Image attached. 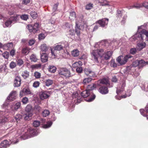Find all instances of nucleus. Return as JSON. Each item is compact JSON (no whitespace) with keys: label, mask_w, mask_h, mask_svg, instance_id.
I'll return each mask as SVG.
<instances>
[{"label":"nucleus","mask_w":148,"mask_h":148,"mask_svg":"<svg viewBox=\"0 0 148 148\" xmlns=\"http://www.w3.org/2000/svg\"><path fill=\"white\" fill-rule=\"evenodd\" d=\"M101 45V43H96L95 46L96 49L91 51L92 59L97 63H99V60L101 58H103L106 60H108L111 57L112 53V51H109L105 52L104 49H99L100 46Z\"/></svg>","instance_id":"1"},{"label":"nucleus","mask_w":148,"mask_h":148,"mask_svg":"<svg viewBox=\"0 0 148 148\" xmlns=\"http://www.w3.org/2000/svg\"><path fill=\"white\" fill-rule=\"evenodd\" d=\"M27 132L25 133L21 138V139L25 140L31 137H33L37 134L36 130L32 128H28Z\"/></svg>","instance_id":"2"},{"label":"nucleus","mask_w":148,"mask_h":148,"mask_svg":"<svg viewBox=\"0 0 148 148\" xmlns=\"http://www.w3.org/2000/svg\"><path fill=\"white\" fill-rule=\"evenodd\" d=\"M132 57V56L130 54L126 55L124 56H120L116 58V60L120 65H122L125 64Z\"/></svg>","instance_id":"3"},{"label":"nucleus","mask_w":148,"mask_h":148,"mask_svg":"<svg viewBox=\"0 0 148 148\" xmlns=\"http://www.w3.org/2000/svg\"><path fill=\"white\" fill-rule=\"evenodd\" d=\"M58 73L60 75L62 76V77L66 78L70 77L71 76L70 71L65 68H62L60 69L58 71Z\"/></svg>","instance_id":"4"},{"label":"nucleus","mask_w":148,"mask_h":148,"mask_svg":"<svg viewBox=\"0 0 148 148\" xmlns=\"http://www.w3.org/2000/svg\"><path fill=\"white\" fill-rule=\"evenodd\" d=\"M68 45L67 42L62 41L59 42L54 45L53 47L59 52L60 51L63 49L64 47H66Z\"/></svg>","instance_id":"5"},{"label":"nucleus","mask_w":148,"mask_h":148,"mask_svg":"<svg viewBox=\"0 0 148 148\" xmlns=\"http://www.w3.org/2000/svg\"><path fill=\"white\" fill-rule=\"evenodd\" d=\"M39 24L38 23H35L33 25H32L28 26V29L30 32L35 33L38 30Z\"/></svg>","instance_id":"6"},{"label":"nucleus","mask_w":148,"mask_h":148,"mask_svg":"<svg viewBox=\"0 0 148 148\" xmlns=\"http://www.w3.org/2000/svg\"><path fill=\"white\" fill-rule=\"evenodd\" d=\"M143 34L141 33V31H140L138 30L136 34L132 37L130 38V40L132 41L133 40H133L134 41L136 39H138V38H140L141 40H143Z\"/></svg>","instance_id":"7"},{"label":"nucleus","mask_w":148,"mask_h":148,"mask_svg":"<svg viewBox=\"0 0 148 148\" xmlns=\"http://www.w3.org/2000/svg\"><path fill=\"white\" fill-rule=\"evenodd\" d=\"M108 21V18H103L97 21L98 23L102 27H105L107 25Z\"/></svg>","instance_id":"8"},{"label":"nucleus","mask_w":148,"mask_h":148,"mask_svg":"<svg viewBox=\"0 0 148 148\" xmlns=\"http://www.w3.org/2000/svg\"><path fill=\"white\" fill-rule=\"evenodd\" d=\"M31 94V92L29 88L27 87L23 88V89L20 92V95L22 97L23 95H30Z\"/></svg>","instance_id":"9"},{"label":"nucleus","mask_w":148,"mask_h":148,"mask_svg":"<svg viewBox=\"0 0 148 148\" xmlns=\"http://www.w3.org/2000/svg\"><path fill=\"white\" fill-rule=\"evenodd\" d=\"M16 91H12L7 97V99L10 101H13L16 99Z\"/></svg>","instance_id":"10"},{"label":"nucleus","mask_w":148,"mask_h":148,"mask_svg":"<svg viewBox=\"0 0 148 148\" xmlns=\"http://www.w3.org/2000/svg\"><path fill=\"white\" fill-rule=\"evenodd\" d=\"M49 93L46 91L41 92L40 93V97L42 100H44L48 98L49 97Z\"/></svg>","instance_id":"11"},{"label":"nucleus","mask_w":148,"mask_h":148,"mask_svg":"<svg viewBox=\"0 0 148 148\" xmlns=\"http://www.w3.org/2000/svg\"><path fill=\"white\" fill-rule=\"evenodd\" d=\"M21 78L19 76L16 77L14 81V87H19L21 84Z\"/></svg>","instance_id":"12"},{"label":"nucleus","mask_w":148,"mask_h":148,"mask_svg":"<svg viewBox=\"0 0 148 148\" xmlns=\"http://www.w3.org/2000/svg\"><path fill=\"white\" fill-rule=\"evenodd\" d=\"M4 113L0 111V125H2L7 120V119L6 117L3 116Z\"/></svg>","instance_id":"13"},{"label":"nucleus","mask_w":148,"mask_h":148,"mask_svg":"<svg viewBox=\"0 0 148 148\" xmlns=\"http://www.w3.org/2000/svg\"><path fill=\"white\" fill-rule=\"evenodd\" d=\"M99 91L103 95L106 94L108 93V88L104 86L100 87L99 89Z\"/></svg>","instance_id":"14"},{"label":"nucleus","mask_w":148,"mask_h":148,"mask_svg":"<svg viewBox=\"0 0 148 148\" xmlns=\"http://www.w3.org/2000/svg\"><path fill=\"white\" fill-rule=\"evenodd\" d=\"M131 92L130 90H129L126 92L125 95H122L121 97L116 96H115V98L116 99L120 100L121 98H125L127 97H129L131 95Z\"/></svg>","instance_id":"15"},{"label":"nucleus","mask_w":148,"mask_h":148,"mask_svg":"<svg viewBox=\"0 0 148 148\" xmlns=\"http://www.w3.org/2000/svg\"><path fill=\"white\" fill-rule=\"evenodd\" d=\"M48 56L45 53H43L41 54V60L43 62H45L48 61Z\"/></svg>","instance_id":"16"},{"label":"nucleus","mask_w":148,"mask_h":148,"mask_svg":"<svg viewBox=\"0 0 148 148\" xmlns=\"http://www.w3.org/2000/svg\"><path fill=\"white\" fill-rule=\"evenodd\" d=\"M50 50L52 56L54 58L57 57L58 54L59 53V52L58 51H57L56 50H55L54 48L53 47L52 48V47H50Z\"/></svg>","instance_id":"17"},{"label":"nucleus","mask_w":148,"mask_h":148,"mask_svg":"<svg viewBox=\"0 0 148 148\" xmlns=\"http://www.w3.org/2000/svg\"><path fill=\"white\" fill-rule=\"evenodd\" d=\"M19 16V15H14L13 16H11L9 19L12 23H13L17 21L18 20Z\"/></svg>","instance_id":"18"},{"label":"nucleus","mask_w":148,"mask_h":148,"mask_svg":"<svg viewBox=\"0 0 148 148\" xmlns=\"http://www.w3.org/2000/svg\"><path fill=\"white\" fill-rule=\"evenodd\" d=\"M109 81L108 79L103 78L102 79L99 80L97 82V84L100 85V84H108L109 83Z\"/></svg>","instance_id":"19"},{"label":"nucleus","mask_w":148,"mask_h":148,"mask_svg":"<svg viewBox=\"0 0 148 148\" xmlns=\"http://www.w3.org/2000/svg\"><path fill=\"white\" fill-rule=\"evenodd\" d=\"M140 111L141 115L144 116H146L147 115V114H148V104L145 107V110L143 109H141Z\"/></svg>","instance_id":"20"},{"label":"nucleus","mask_w":148,"mask_h":148,"mask_svg":"<svg viewBox=\"0 0 148 148\" xmlns=\"http://www.w3.org/2000/svg\"><path fill=\"white\" fill-rule=\"evenodd\" d=\"M148 27V23H145L143 25L138 26V31H143L144 30H146Z\"/></svg>","instance_id":"21"},{"label":"nucleus","mask_w":148,"mask_h":148,"mask_svg":"<svg viewBox=\"0 0 148 148\" xmlns=\"http://www.w3.org/2000/svg\"><path fill=\"white\" fill-rule=\"evenodd\" d=\"M10 143L7 140L3 141L0 143V145L3 148L9 146Z\"/></svg>","instance_id":"22"},{"label":"nucleus","mask_w":148,"mask_h":148,"mask_svg":"<svg viewBox=\"0 0 148 148\" xmlns=\"http://www.w3.org/2000/svg\"><path fill=\"white\" fill-rule=\"evenodd\" d=\"M138 67L139 68H141L148 64V62H145L143 60H138Z\"/></svg>","instance_id":"23"},{"label":"nucleus","mask_w":148,"mask_h":148,"mask_svg":"<svg viewBox=\"0 0 148 148\" xmlns=\"http://www.w3.org/2000/svg\"><path fill=\"white\" fill-rule=\"evenodd\" d=\"M138 60H136L132 64V66H128L127 67V70H131L132 69H134V67H135L137 66H138Z\"/></svg>","instance_id":"24"},{"label":"nucleus","mask_w":148,"mask_h":148,"mask_svg":"<svg viewBox=\"0 0 148 148\" xmlns=\"http://www.w3.org/2000/svg\"><path fill=\"white\" fill-rule=\"evenodd\" d=\"M80 26L79 25L77 20L76 21V26L75 29V32L76 33L78 36H79L80 35Z\"/></svg>","instance_id":"25"},{"label":"nucleus","mask_w":148,"mask_h":148,"mask_svg":"<svg viewBox=\"0 0 148 148\" xmlns=\"http://www.w3.org/2000/svg\"><path fill=\"white\" fill-rule=\"evenodd\" d=\"M20 103L19 102H18L15 104L12 105L11 107V108L13 110H16L20 108Z\"/></svg>","instance_id":"26"},{"label":"nucleus","mask_w":148,"mask_h":148,"mask_svg":"<svg viewBox=\"0 0 148 148\" xmlns=\"http://www.w3.org/2000/svg\"><path fill=\"white\" fill-rule=\"evenodd\" d=\"M90 92L87 89L86 90L84 91L81 92L82 96L84 98L87 97L90 95Z\"/></svg>","instance_id":"27"},{"label":"nucleus","mask_w":148,"mask_h":148,"mask_svg":"<svg viewBox=\"0 0 148 148\" xmlns=\"http://www.w3.org/2000/svg\"><path fill=\"white\" fill-rule=\"evenodd\" d=\"M96 88V85L95 84H91L88 85L87 87V89L90 93H92V90Z\"/></svg>","instance_id":"28"},{"label":"nucleus","mask_w":148,"mask_h":148,"mask_svg":"<svg viewBox=\"0 0 148 148\" xmlns=\"http://www.w3.org/2000/svg\"><path fill=\"white\" fill-rule=\"evenodd\" d=\"M79 51L77 49H74L71 51V54L74 57H77L79 55Z\"/></svg>","instance_id":"29"},{"label":"nucleus","mask_w":148,"mask_h":148,"mask_svg":"<svg viewBox=\"0 0 148 148\" xmlns=\"http://www.w3.org/2000/svg\"><path fill=\"white\" fill-rule=\"evenodd\" d=\"M24 119L25 120H29L31 119V117L32 116L33 114L32 112L27 113L25 114Z\"/></svg>","instance_id":"30"},{"label":"nucleus","mask_w":148,"mask_h":148,"mask_svg":"<svg viewBox=\"0 0 148 148\" xmlns=\"http://www.w3.org/2000/svg\"><path fill=\"white\" fill-rule=\"evenodd\" d=\"M125 86V82H123L122 85L121 89H117L116 91V93L117 94H119L121 93V92L123 91L124 89V88Z\"/></svg>","instance_id":"31"},{"label":"nucleus","mask_w":148,"mask_h":148,"mask_svg":"<svg viewBox=\"0 0 148 148\" xmlns=\"http://www.w3.org/2000/svg\"><path fill=\"white\" fill-rule=\"evenodd\" d=\"M48 47L45 44L42 45L40 47L41 50L42 51L46 52L48 50Z\"/></svg>","instance_id":"32"},{"label":"nucleus","mask_w":148,"mask_h":148,"mask_svg":"<svg viewBox=\"0 0 148 148\" xmlns=\"http://www.w3.org/2000/svg\"><path fill=\"white\" fill-rule=\"evenodd\" d=\"M12 23L11 21L9 19L5 21L3 26L4 27H10L11 26V24Z\"/></svg>","instance_id":"33"},{"label":"nucleus","mask_w":148,"mask_h":148,"mask_svg":"<svg viewBox=\"0 0 148 148\" xmlns=\"http://www.w3.org/2000/svg\"><path fill=\"white\" fill-rule=\"evenodd\" d=\"M30 50V48L27 47H26L23 49L22 53L23 54L26 55L28 53Z\"/></svg>","instance_id":"34"},{"label":"nucleus","mask_w":148,"mask_h":148,"mask_svg":"<svg viewBox=\"0 0 148 148\" xmlns=\"http://www.w3.org/2000/svg\"><path fill=\"white\" fill-rule=\"evenodd\" d=\"M29 72L25 71L22 73V76L24 79H26L29 77Z\"/></svg>","instance_id":"35"},{"label":"nucleus","mask_w":148,"mask_h":148,"mask_svg":"<svg viewBox=\"0 0 148 148\" xmlns=\"http://www.w3.org/2000/svg\"><path fill=\"white\" fill-rule=\"evenodd\" d=\"M82 64V63L81 61L76 62L74 63L73 65V67L74 68H77L80 66H81Z\"/></svg>","instance_id":"36"},{"label":"nucleus","mask_w":148,"mask_h":148,"mask_svg":"<svg viewBox=\"0 0 148 148\" xmlns=\"http://www.w3.org/2000/svg\"><path fill=\"white\" fill-rule=\"evenodd\" d=\"M30 59L32 62H36L38 60L36 56L34 54H32L30 56Z\"/></svg>","instance_id":"37"},{"label":"nucleus","mask_w":148,"mask_h":148,"mask_svg":"<svg viewBox=\"0 0 148 148\" xmlns=\"http://www.w3.org/2000/svg\"><path fill=\"white\" fill-rule=\"evenodd\" d=\"M92 79L91 78H85L83 81V83L84 84H87L89 83V82H91Z\"/></svg>","instance_id":"38"},{"label":"nucleus","mask_w":148,"mask_h":148,"mask_svg":"<svg viewBox=\"0 0 148 148\" xmlns=\"http://www.w3.org/2000/svg\"><path fill=\"white\" fill-rule=\"evenodd\" d=\"M32 107L30 105H28L25 108V111L27 113L32 112L31 111L32 110Z\"/></svg>","instance_id":"39"},{"label":"nucleus","mask_w":148,"mask_h":148,"mask_svg":"<svg viewBox=\"0 0 148 148\" xmlns=\"http://www.w3.org/2000/svg\"><path fill=\"white\" fill-rule=\"evenodd\" d=\"M42 114L43 117H46L49 115L50 112L49 110H45L42 112Z\"/></svg>","instance_id":"40"},{"label":"nucleus","mask_w":148,"mask_h":148,"mask_svg":"<svg viewBox=\"0 0 148 148\" xmlns=\"http://www.w3.org/2000/svg\"><path fill=\"white\" fill-rule=\"evenodd\" d=\"M142 5L140 4H134L132 6H130L128 8L129 9L132 8H135L136 9H138L141 7Z\"/></svg>","instance_id":"41"},{"label":"nucleus","mask_w":148,"mask_h":148,"mask_svg":"<svg viewBox=\"0 0 148 148\" xmlns=\"http://www.w3.org/2000/svg\"><path fill=\"white\" fill-rule=\"evenodd\" d=\"M7 69L5 65H1L0 66V72L3 73L6 72Z\"/></svg>","instance_id":"42"},{"label":"nucleus","mask_w":148,"mask_h":148,"mask_svg":"<svg viewBox=\"0 0 148 148\" xmlns=\"http://www.w3.org/2000/svg\"><path fill=\"white\" fill-rule=\"evenodd\" d=\"M45 83L46 85L49 86L52 84L53 81L51 80L48 79L46 80Z\"/></svg>","instance_id":"43"},{"label":"nucleus","mask_w":148,"mask_h":148,"mask_svg":"<svg viewBox=\"0 0 148 148\" xmlns=\"http://www.w3.org/2000/svg\"><path fill=\"white\" fill-rule=\"evenodd\" d=\"M49 70L51 72L53 73L56 71V68L54 66H50Z\"/></svg>","instance_id":"44"},{"label":"nucleus","mask_w":148,"mask_h":148,"mask_svg":"<svg viewBox=\"0 0 148 148\" xmlns=\"http://www.w3.org/2000/svg\"><path fill=\"white\" fill-rule=\"evenodd\" d=\"M52 123L51 121L48 122L47 124L43 126V127L45 128H47L50 127L52 125Z\"/></svg>","instance_id":"45"},{"label":"nucleus","mask_w":148,"mask_h":148,"mask_svg":"<svg viewBox=\"0 0 148 148\" xmlns=\"http://www.w3.org/2000/svg\"><path fill=\"white\" fill-rule=\"evenodd\" d=\"M75 12H70L69 18L71 20L75 18Z\"/></svg>","instance_id":"46"},{"label":"nucleus","mask_w":148,"mask_h":148,"mask_svg":"<svg viewBox=\"0 0 148 148\" xmlns=\"http://www.w3.org/2000/svg\"><path fill=\"white\" fill-rule=\"evenodd\" d=\"M99 3H100L101 5L103 6L109 5V2L105 0H103L101 2H99Z\"/></svg>","instance_id":"47"},{"label":"nucleus","mask_w":148,"mask_h":148,"mask_svg":"<svg viewBox=\"0 0 148 148\" xmlns=\"http://www.w3.org/2000/svg\"><path fill=\"white\" fill-rule=\"evenodd\" d=\"M22 118V116L20 114H16L14 117L15 121L18 123V121Z\"/></svg>","instance_id":"48"},{"label":"nucleus","mask_w":148,"mask_h":148,"mask_svg":"<svg viewBox=\"0 0 148 148\" xmlns=\"http://www.w3.org/2000/svg\"><path fill=\"white\" fill-rule=\"evenodd\" d=\"M117 64L115 63L114 60H112L110 61V66L113 67H116L117 66Z\"/></svg>","instance_id":"49"},{"label":"nucleus","mask_w":148,"mask_h":148,"mask_svg":"<svg viewBox=\"0 0 148 148\" xmlns=\"http://www.w3.org/2000/svg\"><path fill=\"white\" fill-rule=\"evenodd\" d=\"M123 12V11H121L120 10H118L117 11V13L116 15L117 17L120 19L121 16L122 15Z\"/></svg>","instance_id":"50"},{"label":"nucleus","mask_w":148,"mask_h":148,"mask_svg":"<svg viewBox=\"0 0 148 148\" xmlns=\"http://www.w3.org/2000/svg\"><path fill=\"white\" fill-rule=\"evenodd\" d=\"M40 124V122L38 120L35 121L33 123V126L36 127L39 126Z\"/></svg>","instance_id":"51"},{"label":"nucleus","mask_w":148,"mask_h":148,"mask_svg":"<svg viewBox=\"0 0 148 148\" xmlns=\"http://www.w3.org/2000/svg\"><path fill=\"white\" fill-rule=\"evenodd\" d=\"M30 15L31 16L34 18H35L37 16V14L36 12H31L30 13Z\"/></svg>","instance_id":"52"},{"label":"nucleus","mask_w":148,"mask_h":148,"mask_svg":"<svg viewBox=\"0 0 148 148\" xmlns=\"http://www.w3.org/2000/svg\"><path fill=\"white\" fill-rule=\"evenodd\" d=\"M19 140L18 138H16L15 137L13 138L12 139L10 140L11 143L13 144H15L17 143Z\"/></svg>","instance_id":"53"},{"label":"nucleus","mask_w":148,"mask_h":148,"mask_svg":"<svg viewBox=\"0 0 148 148\" xmlns=\"http://www.w3.org/2000/svg\"><path fill=\"white\" fill-rule=\"evenodd\" d=\"M41 64H35L34 65H32L31 67L33 69H38L40 68L41 66Z\"/></svg>","instance_id":"54"},{"label":"nucleus","mask_w":148,"mask_h":148,"mask_svg":"<svg viewBox=\"0 0 148 148\" xmlns=\"http://www.w3.org/2000/svg\"><path fill=\"white\" fill-rule=\"evenodd\" d=\"M92 4L91 3H89L86 5V9L87 10H89L92 8Z\"/></svg>","instance_id":"55"},{"label":"nucleus","mask_w":148,"mask_h":148,"mask_svg":"<svg viewBox=\"0 0 148 148\" xmlns=\"http://www.w3.org/2000/svg\"><path fill=\"white\" fill-rule=\"evenodd\" d=\"M92 71L89 69H85L84 70V72L85 74L87 75H88Z\"/></svg>","instance_id":"56"},{"label":"nucleus","mask_w":148,"mask_h":148,"mask_svg":"<svg viewBox=\"0 0 148 148\" xmlns=\"http://www.w3.org/2000/svg\"><path fill=\"white\" fill-rule=\"evenodd\" d=\"M21 19L26 21L28 18V16L27 15L24 14L20 16Z\"/></svg>","instance_id":"57"},{"label":"nucleus","mask_w":148,"mask_h":148,"mask_svg":"<svg viewBox=\"0 0 148 148\" xmlns=\"http://www.w3.org/2000/svg\"><path fill=\"white\" fill-rule=\"evenodd\" d=\"M17 64L19 66L22 65L23 64V61L22 59H18L17 61Z\"/></svg>","instance_id":"58"},{"label":"nucleus","mask_w":148,"mask_h":148,"mask_svg":"<svg viewBox=\"0 0 148 148\" xmlns=\"http://www.w3.org/2000/svg\"><path fill=\"white\" fill-rule=\"evenodd\" d=\"M6 46L8 48V49L10 50L13 47V44L12 42L8 43L6 45Z\"/></svg>","instance_id":"59"},{"label":"nucleus","mask_w":148,"mask_h":148,"mask_svg":"<svg viewBox=\"0 0 148 148\" xmlns=\"http://www.w3.org/2000/svg\"><path fill=\"white\" fill-rule=\"evenodd\" d=\"M16 66V64L15 62H12L10 64V67L11 69L14 68Z\"/></svg>","instance_id":"60"},{"label":"nucleus","mask_w":148,"mask_h":148,"mask_svg":"<svg viewBox=\"0 0 148 148\" xmlns=\"http://www.w3.org/2000/svg\"><path fill=\"white\" fill-rule=\"evenodd\" d=\"M88 76L90 77V78L94 77H96V75L94 72L91 71Z\"/></svg>","instance_id":"61"},{"label":"nucleus","mask_w":148,"mask_h":148,"mask_svg":"<svg viewBox=\"0 0 148 148\" xmlns=\"http://www.w3.org/2000/svg\"><path fill=\"white\" fill-rule=\"evenodd\" d=\"M145 45L146 44L145 42L139 43L138 44V46L141 49L144 48Z\"/></svg>","instance_id":"62"},{"label":"nucleus","mask_w":148,"mask_h":148,"mask_svg":"<svg viewBox=\"0 0 148 148\" xmlns=\"http://www.w3.org/2000/svg\"><path fill=\"white\" fill-rule=\"evenodd\" d=\"M45 37V35L43 34H40L39 35L38 39L39 40L43 39Z\"/></svg>","instance_id":"63"},{"label":"nucleus","mask_w":148,"mask_h":148,"mask_svg":"<svg viewBox=\"0 0 148 148\" xmlns=\"http://www.w3.org/2000/svg\"><path fill=\"white\" fill-rule=\"evenodd\" d=\"M3 56L5 58L8 59L9 57V54L8 52H6L3 53Z\"/></svg>","instance_id":"64"}]
</instances>
